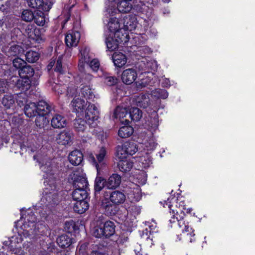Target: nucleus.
Here are the masks:
<instances>
[{"mask_svg":"<svg viewBox=\"0 0 255 255\" xmlns=\"http://www.w3.org/2000/svg\"><path fill=\"white\" fill-rule=\"evenodd\" d=\"M164 208H168L170 214H173V217L169 220L170 223L174 224V227L176 228L178 233H183L186 234L187 239L190 243L195 241L194 237L195 234L192 228H190L187 223H186L182 217L180 219L177 217L178 214L184 213V210L185 209L184 202L180 201L178 202V200L175 197L170 199H168L167 201H165L163 204Z\"/></svg>","mask_w":255,"mask_h":255,"instance_id":"nucleus-1","label":"nucleus"},{"mask_svg":"<svg viewBox=\"0 0 255 255\" xmlns=\"http://www.w3.org/2000/svg\"><path fill=\"white\" fill-rule=\"evenodd\" d=\"M45 175L44 178L47 179V186L45 188L41 201L47 206H53L58 201L57 186L56 185L55 172L57 170L56 166H53L51 161L46 162L40 167Z\"/></svg>","mask_w":255,"mask_h":255,"instance_id":"nucleus-2","label":"nucleus"},{"mask_svg":"<svg viewBox=\"0 0 255 255\" xmlns=\"http://www.w3.org/2000/svg\"><path fill=\"white\" fill-rule=\"evenodd\" d=\"M116 13L117 9L110 6L108 7L105 11L103 22L112 33H114L121 29L118 19L114 16Z\"/></svg>","mask_w":255,"mask_h":255,"instance_id":"nucleus-3","label":"nucleus"},{"mask_svg":"<svg viewBox=\"0 0 255 255\" xmlns=\"http://www.w3.org/2000/svg\"><path fill=\"white\" fill-rule=\"evenodd\" d=\"M85 119L90 127L97 126L96 121L99 118V112L98 107L93 104H89L86 110Z\"/></svg>","mask_w":255,"mask_h":255,"instance_id":"nucleus-4","label":"nucleus"},{"mask_svg":"<svg viewBox=\"0 0 255 255\" xmlns=\"http://www.w3.org/2000/svg\"><path fill=\"white\" fill-rule=\"evenodd\" d=\"M106 155V150L104 147L100 148L98 153L96 154V158L98 162H97L94 156L91 154L89 156V160L93 163V165L95 166L98 173L100 172L101 169L105 164L104 159Z\"/></svg>","mask_w":255,"mask_h":255,"instance_id":"nucleus-5","label":"nucleus"},{"mask_svg":"<svg viewBox=\"0 0 255 255\" xmlns=\"http://www.w3.org/2000/svg\"><path fill=\"white\" fill-rule=\"evenodd\" d=\"M28 5L33 8H36L39 11H49L52 7V3L47 0L44 1L43 0H28Z\"/></svg>","mask_w":255,"mask_h":255,"instance_id":"nucleus-6","label":"nucleus"},{"mask_svg":"<svg viewBox=\"0 0 255 255\" xmlns=\"http://www.w3.org/2000/svg\"><path fill=\"white\" fill-rule=\"evenodd\" d=\"M80 33L78 31H69L65 35V42L68 47H76L79 43Z\"/></svg>","mask_w":255,"mask_h":255,"instance_id":"nucleus-7","label":"nucleus"},{"mask_svg":"<svg viewBox=\"0 0 255 255\" xmlns=\"http://www.w3.org/2000/svg\"><path fill=\"white\" fill-rule=\"evenodd\" d=\"M137 73L133 68L125 70L122 75L123 82L127 85H130L135 81L137 78Z\"/></svg>","mask_w":255,"mask_h":255,"instance_id":"nucleus-8","label":"nucleus"},{"mask_svg":"<svg viewBox=\"0 0 255 255\" xmlns=\"http://www.w3.org/2000/svg\"><path fill=\"white\" fill-rule=\"evenodd\" d=\"M72 133L71 131L64 130L57 135L56 140L59 144L70 145L72 143Z\"/></svg>","mask_w":255,"mask_h":255,"instance_id":"nucleus-9","label":"nucleus"},{"mask_svg":"<svg viewBox=\"0 0 255 255\" xmlns=\"http://www.w3.org/2000/svg\"><path fill=\"white\" fill-rule=\"evenodd\" d=\"M126 195L122 191L115 190L111 192L109 194V201L115 205H121L126 201Z\"/></svg>","mask_w":255,"mask_h":255,"instance_id":"nucleus-10","label":"nucleus"},{"mask_svg":"<svg viewBox=\"0 0 255 255\" xmlns=\"http://www.w3.org/2000/svg\"><path fill=\"white\" fill-rule=\"evenodd\" d=\"M12 81L15 82V87L21 91H26L30 87V80L27 77L18 78L17 77H13L12 78Z\"/></svg>","mask_w":255,"mask_h":255,"instance_id":"nucleus-11","label":"nucleus"},{"mask_svg":"<svg viewBox=\"0 0 255 255\" xmlns=\"http://www.w3.org/2000/svg\"><path fill=\"white\" fill-rule=\"evenodd\" d=\"M22 238L19 236L11 237L8 241H5V245L8 246V249L14 254L20 253L18 245L21 243Z\"/></svg>","mask_w":255,"mask_h":255,"instance_id":"nucleus-12","label":"nucleus"},{"mask_svg":"<svg viewBox=\"0 0 255 255\" xmlns=\"http://www.w3.org/2000/svg\"><path fill=\"white\" fill-rule=\"evenodd\" d=\"M71 105L73 108V112L78 114H81L85 110L87 102L81 98H75L72 101Z\"/></svg>","mask_w":255,"mask_h":255,"instance_id":"nucleus-13","label":"nucleus"},{"mask_svg":"<svg viewBox=\"0 0 255 255\" xmlns=\"http://www.w3.org/2000/svg\"><path fill=\"white\" fill-rule=\"evenodd\" d=\"M24 34L34 40H37L40 37L39 29L33 24H28L25 27Z\"/></svg>","mask_w":255,"mask_h":255,"instance_id":"nucleus-14","label":"nucleus"},{"mask_svg":"<svg viewBox=\"0 0 255 255\" xmlns=\"http://www.w3.org/2000/svg\"><path fill=\"white\" fill-rule=\"evenodd\" d=\"M121 183V177L118 174H113L105 181V187L109 189H114L118 187Z\"/></svg>","mask_w":255,"mask_h":255,"instance_id":"nucleus-15","label":"nucleus"},{"mask_svg":"<svg viewBox=\"0 0 255 255\" xmlns=\"http://www.w3.org/2000/svg\"><path fill=\"white\" fill-rule=\"evenodd\" d=\"M83 159L82 153L79 150H75L71 151L68 156L69 162L73 165H80Z\"/></svg>","mask_w":255,"mask_h":255,"instance_id":"nucleus-16","label":"nucleus"},{"mask_svg":"<svg viewBox=\"0 0 255 255\" xmlns=\"http://www.w3.org/2000/svg\"><path fill=\"white\" fill-rule=\"evenodd\" d=\"M51 125L55 128H63L66 126V120L62 115L55 114L51 120Z\"/></svg>","mask_w":255,"mask_h":255,"instance_id":"nucleus-17","label":"nucleus"},{"mask_svg":"<svg viewBox=\"0 0 255 255\" xmlns=\"http://www.w3.org/2000/svg\"><path fill=\"white\" fill-rule=\"evenodd\" d=\"M130 0H122L120 2H118L117 3V8L115 5H108V7H115L117 9V11L118 10L120 12L122 13H128L129 12L132 7L131 3L130 2Z\"/></svg>","mask_w":255,"mask_h":255,"instance_id":"nucleus-18","label":"nucleus"},{"mask_svg":"<svg viewBox=\"0 0 255 255\" xmlns=\"http://www.w3.org/2000/svg\"><path fill=\"white\" fill-rule=\"evenodd\" d=\"M113 62L116 67L121 68L127 63V57L122 53L115 52L112 56Z\"/></svg>","mask_w":255,"mask_h":255,"instance_id":"nucleus-19","label":"nucleus"},{"mask_svg":"<svg viewBox=\"0 0 255 255\" xmlns=\"http://www.w3.org/2000/svg\"><path fill=\"white\" fill-rule=\"evenodd\" d=\"M117 205L111 203L108 199H105L102 202V206L105 209V213L110 216H113L116 214L117 211Z\"/></svg>","mask_w":255,"mask_h":255,"instance_id":"nucleus-20","label":"nucleus"},{"mask_svg":"<svg viewBox=\"0 0 255 255\" xmlns=\"http://www.w3.org/2000/svg\"><path fill=\"white\" fill-rule=\"evenodd\" d=\"M57 243L62 248H68L73 243V240L71 236L64 234L58 237L57 239Z\"/></svg>","mask_w":255,"mask_h":255,"instance_id":"nucleus-21","label":"nucleus"},{"mask_svg":"<svg viewBox=\"0 0 255 255\" xmlns=\"http://www.w3.org/2000/svg\"><path fill=\"white\" fill-rule=\"evenodd\" d=\"M24 111L25 115L29 118L35 117L38 114L36 104L34 102H29L26 104Z\"/></svg>","mask_w":255,"mask_h":255,"instance_id":"nucleus-22","label":"nucleus"},{"mask_svg":"<svg viewBox=\"0 0 255 255\" xmlns=\"http://www.w3.org/2000/svg\"><path fill=\"white\" fill-rule=\"evenodd\" d=\"M104 237L109 238L113 235L115 232V226L114 222L107 221L102 226Z\"/></svg>","mask_w":255,"mask_h":255,"instance_id":"nucleus-23","label":"nucleus"},{"mask_svg":"<svg viewBox=\"0 0 255 255\" xmlns=\"http://www.w3.org/2000/svg\"><path fill=\"white\" fill-rule=\"evenodd\" d=\"M119 170L123 172L129 171L133 166V162L129 159H120L118 164Z\"/></svg>","mask_w":255,"mask_h":255,"instance_id":"nucleus-24","label":"nucleus"},{"mask_svg":"<svg viewBox=\"0 0 255 255\" xmlns=\"http://www.w3.org/2000/svg\"><path fill=\"white\" fill-rule=\"evenodd\" d=\"M36 221L37 219L34 213L32 211L28 212L25 218V222H27L28 223H30L31 225L24 224L23 225L24 230L27 231L29 234L30 233H32V232H30V230H32L31 229L30 230H27V228L30 227H35V222H36Z\"/></svg>","mask_w":255,"mask_h":255,"instance_id":"nucleus-25","label":"nucleus"},{"mask_svg":"<svg viewBox=\"0 0 255 255\" xmlns=\"http://www.w3.org/2000/svg\"><path fill=\"white\" fill-rule=\"evenodd\" d=\"M88 196L87 190L74 189L72 197L75 201H81L86 200Z\"/></svg>","mask_w":255,"mask_h":255,"instance_id":"nucleus-26","label":"nucleus"},{"mask_svg":"<svg viewBox=\"0 0 255 255\" xmlns=\"http://www.w3.org/2000/svg\"><path fill=\"white\" fill-rule=\"evenodd\" d=\"M89 208V204L86 200L76 201L74 204L73 209L75 212L79 214H83Z\"/></svg>","mask_w":255,"mask_h":255,"instance_id":"nucleus-27","label":"nucleus"},{"mask_svg":"<svg viewBox=\"0 0 255 255\" xmlns=\"http://www.w3.org/2000/svg\"><path fill=\"white\" fill-rule=\"evenodd\" d=\"M36 107L38 114L47 115L51 110V106L47 102L43 100L39 101L36 104Z\"/></svg>","mask_w":255,"mask_h":255,"instance_id":"nucleus-28","label":"nucleus"},{"mask_svg":"<svg viewBox=\"0 0 255 255\" xmlns=\"http://www.w3.org/2000/svg\"><path fill=\"white\" fill-rule=\"evenodd\" d=\"M121 39H115L112 37L106 38L105 42L108 49L112 51L118 49L119 44L121 43Z\"/></svg>","mask_w":255,"mask_h":255,"instance_id":"nucleus-29","label":"nucleus"},{"mask_svg":"<svg viewBox=\"0 0 255 255\" xmlns=\"http://www.w3.org/2000/svg\"><path fill=\"white\" fill-rule=\"evenodd\" d=\"M123 24L125 29L131 31L134 29L136 26V22L134 17L126 16L123 19Z\"/></svg>","mask_w":255,"mask_h":255,"instance_id":"nucleus-30","label":"nucleus"},{"mask_svg":"<svg viewBox=\"0 0 255 255\" xmlns=\"http://www.w3.org/2000/svg\"><path fill=\"white\" fill-rule=\"evenodd\" d=\"M34 73L33 69L26 63L19 70V75L20 77H27L29 79L34 75Z\"/></svg>","mask_w":255,"mask_h":255,"instance_id":"nucleus-31","label":"nucleus"},{"mask_svg":"<svg viewBox=\"0 0 255 255\" xmlns=\"http://www.w3.org/2000/svg\"><path fill=\"white\" fill-rule=\"evenodd\" d=\"M149 119L147 120V125L153 129H156L159 125L158 116L156 112L152 111L149 116Z\"/></svg>","mask_w":255,"mask_h":255,"instance_id":"nucleus-32","label":"nucleus"},{"mask_svg":"<svg viewBox=\"0 0 255 255\" xmlns=\"http://www.w3.org/2000/svg\"><path fill=\"white\" fill-rule=\"evenodd\" d=\"M137 106L142 108H146L149 105V98L147 95L140 94L136 98Z\"/></svg>","mask_w":255,"mask_h":255,"instance_id":"nucleus-33","label":"nucleus"},{"mask_svg":"<svg viewBox=\"0 0 255 255\" xmlns=\"http://www.w3.org/2000/svg\"><path fill=\"white\" fill-rule=\"evenodd\" d=\"M14 103L15 98L11 94L5 95L1 100V104L6 109H10Z\"/></svg>","mask_w":255,"mask_h":255,"instance_id":"nucleus-34","label":"nucleus"},{"mask_svg":"<svg viewBox=\"0 0 255 255\" xmlns=\"http://www.w3.org/2000/svg\"><path fill=\"white\" fill-rule=\"evenodd\" d=\"M94 89H92L90 85L83 86L81 89V95L85 98L92 100L95 97Z\"/></svg>","mask_w":255,"mask_h":255,"instance_id":"nucleus-35","label":"nucleus"},{"mask_svg":"<svg viewBox=\"0 0 255 255\" xmlns=\"http://www.w3.org/2000/svg\"><path fill=\"white\" fill-rule=\"evenodd\" d=\"M133 132L132 127L129 126H125L121 127L118 131V135L122 138L129 137Z\"/></svg>","mask_w":255,"mask_h":255,"instance_id":"nucleus-36","label":"nucleus"},{"mask_svg":"<svg viewBox=\"0 0 255 255\" xmlns=\"http://www.w3.org/2000/svg\"><path fill=\"white\" fill-rule=\"evenodd\" d=\"M23 52V49L21 46L17 45H13L9 48L6 54L8 57H10L20 55Z\"/></svg>","mask_w":255,"mask_h":255,"instance_id":"nucleus-37","label":"nucleus"},{"mask_svg":"<svg viewBox=\"0 0 255 255\" xmlns=\"http://www.w3.org/2000/svg\"><path fill=\"white\" fill-rule=\"evenodd\" d=\"M129 115L133 121L138 122L142 117V112L137 108H131L129 111Z\"/></svg>","mask_w":255,"mask_h":255,"instance_id":"nucleus-38","label":"nucleus"},{"mask_svg":"<svg viewBox=\"0 0 255 255\" xmlns=\"http://www.w3.org/2000/svg\"><path fill=\"white\" fill-rule=\"evenodd\" d=\"M88 125L86 119L84 120L81 118L76 119L74 121V127L75 130L78 132L84 131Z\"/></svg>","mask_w":255,"mask_h":255,"instance_id":"nucleus-39","label":"nucleus"},{"mask_svg":"<svg viewBox=\"0 0 255 255\" xmlns=\"http://www.w3.org/2000/svg\"><path fill=\"white\" fill-rule=\"evenodd\" d=\"M46 115L37 114L35 121L37 127L44 128L48 124L49 120L45 117Z\"/></svg>","mask_w":255,"mask_h":255,"instance_id":"nucleus-40","label":"nucleus"},{"mask_svg":"<svg viewBox=\"0 0 255 255\" xmlns=\"http://www.w3.org/2000/svg\"><path fill=\"white\" fill-rule=\"evenodd\" d=\"M128 110L126 107L118 106L114 111V115L115 118L123 119L128 114Z\"/></svg>","mask_w":255,"mask_h":255,"instance_id":"nucleus-41","label":"nucleus"},{"mask_svg":"<svg viewBox=\"0 0 255 255\" xmlns=\"http://www.w3.org/2000/svg\"><path fill=\"white\" fill-rule=\"evenodd\" d=\"M123 145V148H124L128 154L133 155L137 151L136 145L133 142H126Z\"/></svg>","mask_w":255,"mask_h":255,"instance_id":"nucleus-42","label":"nucleus"},{"mask_svg":"<svg viewBox=\"0 0 255 255\" xmlns=\"http://www.w3.org/2000/svg\"><path fill=\"white\" fill-rule=\"evenodd\" d=\"M25 58L28 62L34 63L39 59V54L36 51L30 50L26 52Z\"/></svg>","mask_w":255,"mask_h":255,"instance_id":"nucleus-43","label":"nucleus"},{"mask_svg":"<svg viewBox=\"0 0 255 255\" xmlns=\"http://www.w3.org/2000/svg\"><path fill=\"white\" fill-rule=\"evenodd\" d=\"M81 58L80 59L83 60L86 63H89L92 59V55L90 53V50L88 48L85 47L80 50Z\"/></svg>","mask_w":255,"mask_h":255,"instance_id":"nucleus-44","label":"nucleus"},{"mask_svg":"<svg viewBox=\"0 0 255 255\" xmlns=\"http://www.w3.org/2000/svg\"><path fill=\"white\" fill-rule=\"evenodd\" d=\"M42 10L39 11L37 12L33 18L34 22L39 26H43L45 23V17Z\"/></svg>","mask_w":255,"mask_h":255,"instance_id":"nucleus-45","label":"nucleus"},{"mask_svg":"<svg viewBox=\"0 0 255 255\" xmlns=\"http://www.w3.org/2000/svg\"><path fill=\"white\" fill-rule=\"evenodd\" d=\"M82 178H86L83 173H80L78 171H74L71 173L69 176V180L72 182L73 186L75 180H77V182H80Z\"/></svg>","mask_w":255,"mask_h":255,"instance_id":"nucleus-46","label":"nucleus"},{"mask_svg":"<svg viewBox=\"0 0 255 255\" xmlns=\"http://www.w3.org/2000/svg\"><path fill=\"white\" fill-rule=\"evenodd\" d=\"M144 148L147 150H153L156 147L157 143L155 141V139L153 136L149 137L143 143Z\"/></svg>","mask_w":255,"mask_h":255,"instance_id":"nucleus-47","label":"nucleus"},{"mask_svg":"<svg viewBox=\"0 0 255 255\" xmlns=\"http://www.w3.org/2000/svg\"><path fill=\"white\" fill-rule=\"evenodd\" d=\"M138 161L141 163L142 167L144 168L148 167L152 163L151 157L147 153L144 156L139 157Z\"/></svg>","mask_w":255,"mask_h":255,"instance_id":"nucleus-48","label":"nucleus"},{"mask_svg":"<svg viewBox=\"0 0 255 255\" xmlns=\"http://www.w3.org/2000/svg\"><path fill=\"white\" fill-rule=\"evenodd\" d=\"M104 179L100 177H96L95 181V190L96 192H100L105 186V181Z\"/></svg>","mask_w":255,"mask_h":255,"instance_id":"nucleus-49","label":"nucleus"},{"mask_svg":"<svg viewBox=\"0 0 255 255\" xmlns=\"http://www.w3.org/2000/svg\"><path fill=\"white\" fill-rule=\"evenodd\" d=\"M80 182H77V180H75L74 183V189L87 190L88 189V181L86 178H82Z\"/></svg>","mask_w":255,"mask_h":255,"instance_id":"nucleus-50","label":"nucleus"},{"mask_svg":"<svg viewBox=\"0 0 255 255\" xmlns=\"http://www.w3.org/2000/svg\"><path fill=\"white\" fill-rule=\"evenodd\" d=\"M35 14L28 9L24 10L21 14L22 19L25 21H31L34 18Z\"/></svg>","mask_w":255,"mask_h":255,"instance_id":"nucleus-51","label":"nucleus"},{"mask_svg":"<svg viewBox=\"0 0 255 255\" xmlns=\"http://www.w3.org/2000/svg\"><path fill=\"white\" fill-rule=\"evenodd\" d=\"M122 28H121L120 30H118V31L114 33L115 37L114 39H120L121 38V40H122L121 41V43H126L128 40V35L127 33H126L125 35L123 34L122 31Z\"/></svg>","mask_w":255,"mask_h":255,"instance_id":"nucleus-52","label":"nucleus"},{"mask_svg":"<svg viewBox=\"0 0 255 255\" xmlns=\"http://www.w3.org/2000/svg\"><path fill=\"white\" fill-rule=\"evenodd\" d=\"M129 196L132 201L137 202L139 201L141 198L140 189L138 187L134 188Z\"/></svg>","mask_w":255,"mask_h":255,"instance_id":"nucleus-53","label":"nucleus"},{"mask_svg":"<svg viewBox=\"0 0 255 255\" xmlns=\"http://www.w3.org/2000/svg\"><path fill=\"white\" fill-rule=\"evenodd\" d=\"M123 145H118L117 148V156L120 159H127L128 155L126 150L123 148Z\"/></svg>","mask_w":255,"mask_h":255,"instance_id":"nucleus-54","label":"nucleus"},{"mask_svg":"<svg viewBox=\"0 0 255 255\" xmlns=\"http://www.w3.org/2000/svg\"><path fill=\"white\" fill-rule=\"evenodd\" d=\"M62 56H59L56 62L55 67L54 70L55 72L59 73L60 74H63L65 73L64 67L62 66Z\"/></svg>","mask_w":255,"mask_h":255,"instance_id":"nucleus-55","label":"nucleus"},{"mask_svg":"<svg viewBox=\"0 0 255 255\" xmlns=\"http://www.w3.org/2000/svg\"><path fill=\"white\" fill-rule=\"evenodd\" d=\"M93 235L98 238L104 237L102 226H100L94 227L93 231Z\"/></svg>","mask_w":255,"mask_h":255,"instance_id":"nucleus-56","label":"nucleus"},{"mask_svg":"<svg viewBox=\"0 0 255 255\" xmlns=\"http://www.w3.org/2000/svg\"><path fill=\"white\" fill-rule=\"evenodd\" d=\"M104 83L109 86L115 85L117 83V79L113 76H105L104 77Z\"/></svg>","mask_w":255,"mask_h":255,"instance_id":"nucleus-57","label":"nucleus"},{"mask_svg":"<svg viewBox=\"0 0 255 255\" xmlns=\"http://www.w3.org/2000/svg\"><path fill=\"white\" fill-rule=\"evenodd\" d=\"M12 63L14 67L20 69L26 64V62L23 60L18 57L14 58L12 61Z\"/></svg>","mask_w":255,"mask_h":255,"instance_id":"nucleus-58","label":"nucleus"},{"mask_svg":"<svg viewBox=\"0 0 255 255\" xmlns=\"http://www.w3.org/2000/svg\"><path fill=\"white\" fill-rule=\"evenodd\" d=\"M16 101L20 106L23 105L24 103L27 102L26 94L23 93L18 94Z\"/></svg>","mask_w":255,"mask_h":255,"instance_id":"nucleus-59","label":"nucleus"},{"mask_svg":"<svg viewBox=\"0 0 255 255\" xmlns=\"http://www.w3.org/2000/svg\"><path fill=\"white\" fill-rule=\"evenodd\" d=\"M89 244L84 243L81 244L79 248V255H88V246Z\"/></svg>","mask_w":255,"mask_h":255,"instance_id":"nucleus-60","label":"nucleus"},{"mask_svg":"<svg viewBox=\"0 0 255 255\" xmlns=\"http://www.w3.org/2000/svg\"><path fill=\"white\" fill-rule=\"evenodd\" d=\"M89 63L90 67L94 71L96 72L98 71L99 68L100 63L97 59H94L90 60Z\"/></svg>","mask_w":255,"mask_h":255,"instance_id":"nucleus-61","label":"nucleus"},{"mask_svg":"<svg viewBox=\"0 0 255 255\" xmlns=\"http://www.w3.org/2000/svg\"><path fill=\"white\" fill-rule=\"evenodd\" d=\"M8 90L7 82L3 79H0V92L5 93Z\"/></svg>","mask_w":255,"mask_h":255,"instance_id":"nucleus-62","label":"nucleus"},{"mask_svg":"<svg viewBox=\"0 0 255 255\" xmlns=\"http://www.w3.org/2000/svg\"><path fill=\"white\" fill-rule=\"evenodd\" d=\"M75 224L73 221L66 222L65 224L64 229L68 233L72 232L74 230Z\"/></svg>","mask_w":255,"mask_h":255,"instance_id":"nucleus-63","label":"nucleus"},{"mask_svg":"<svg viewBox=\"0 0 255 255\" xmlns=\"http://www.w3.org/2000/svg\"><path fill=\"white\" fill-rule=\"evenodd\" d=\"M149 82V79L146 78L145 79H141L140 81L136 82L138 88H142L148 85Z\"/></svg>","mask_w":255,"mask_h":255,"instance_id":"nucleus-64","label":"nucleus"}]
</instances>
